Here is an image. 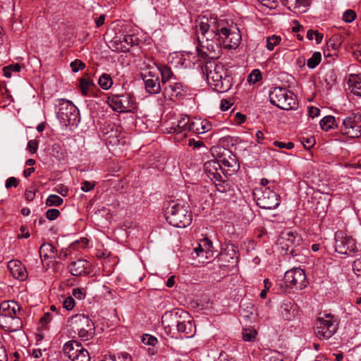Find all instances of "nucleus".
I'll return each instance as SVG.
<instances>
[{"mask_svg": "<svg viewBox=\"0 0 361 361\" xmlns=\"http://www.w3.org/2000/svg\"><path fill=\"white\" fill-rule=\"evenodd\" d=\"M56 249L50 243H43L39 250V254L42 261L55 257Z\"/></svg>", "mask_w": 361, "mask_h": 361, "instance_id": "nucleus-28", "label": "nucleus"}, {"mask_svg": "<svg viewBox=\"0 0 361 361\" xmlns=\"http://www.w3.org/2000/svg\"><path fill=\"white\" fill-rule=\"evenodd\" d=\"M296 237L293 232L283 233L280 238V244L286 250V254L293 255L295 252Z\"/></svg>", "mask_w": 361, "mask_h": 361, "instance_id": "nucleus-23", "label": "nucleus"}, {"mask_svg": "<svg viewBox=\"0 0 361 361\" xmlns=\"http://www.w3.org/2000/svg\"><path fill=\"white\" fill-rule=\"evenodd\" d=\"M190 119L188 116H184L178 121L175 126L171 128V132L181 133H184V135H186V132L189 130Z\"/></svg>", "mask_w": 361, "mask_h": 361, "instance_id": "nucleus-29", "label": "nucleus"}, {"mask_svg": "<svg viewBox=\"0 0 361 361\" xmlns=\"http://www.w3.org/2000/svg\"><path fill=\"white\" fill-rule=\"evenodd\" d=\"M72 293L74 297H75L76 298H78V299H81L84 296V294H83L82 290L80 288H74L73 290Z\"/></svg>", "mask_w": 361, "mask_h": 361, "instance_id": "nucleus-63", "label": "nucleus"}, {"mask_svg": "<svg viewBox=\"0 0 361 361\" xmlns=\"http://www.w3.org/2000/svg\"><path fill=\"white\" fill-rule=\"evenodd\" d=\"M256 195L257 205L264 209H274L280 204V196L269 188H265Z\"/></svg>", "mask_w": 361, "mask_h": 361, "instance_id": "nucleus-15", "label": "nucleus"}, {"mask_svg": "<svg viewBox=\"0 0 361 361\" xmlns=\"http://www.w3.org/2000/svg\"><path fill=\"white\" fill-rule=\"evenodd\" d=\"M348 84L351 92L355 95L361 97V75L351 74L348 79Z\"/></svg>", "mask_w": 361, "mask_h": 361, "instance_id": "nucleus-30", "label": "nucleus"}, {"mask_svg": "<svg viewBox=\"0 0 361 361\" xmlns=\"http://www.w3.org/2000/svg\"><path fill=\"white\" fill-rule=\"evenodd\" d=\"M270 102L283 110H295L298 106L295 95L283 87H274L269 93Z\"/></svg>", "mask_w": 361, "mask_h": 361, "instance_id": "nucleus-5", "label": "nucleus"}, {"mask_svg": "<svg viewBox=\"0 0 361 361\" xmlns=\"http://www.w3.org/2000/svg\"><path fill=\"white\" fill-rule=\"evenodd\" d=\"M145 87L147 92L154 94L161 92V87L158 76L153 75L150 73L143 77Z\"/></svg>", "mask_w": 361, "mask_h": 361, "instance_id": "nucleus-22", "label": "nucleus"}, {"mask_svg": "<svg viewBox=\"0 0 361 361\" xmlns=\"http://www.w3.org/2000/svg\"><path fill=\"white\" fill-rule=\"evenodd\" d=\"M238 257L236 247L232 244L227 245L219 255L220 267H227L231 264L236 263Z\"/></svg>", "mask_w": 361, "mask_h": 361, "instance_id": "nucleus-18", "label": "nucleus"}, {"mask_svg": "<svg viewBox=\"0 0 361 361\" xmlns=\"http://www.w3.org/2000/svg\"><path fill=\"white\" fill-rule=\"evenodd\" d=\"M8 269L13 278L24 281L27 278V270L23 263L18 259H12L8 262Z\"/></svg>", "mask_w": 361, "mask_h": 361, "instance_id": "nucleus-20", "label": "nucleus"}, {"mask_svg": "<svg viewBox=\"0 0 361 361\" xmlns=\"http://www.w3.org/2000/svg\"><path fill=\"white\" fill-rule=\"evenodd\" d=\"M72 361H90V356L88 351L81 346Z\"/></svg>", "mask_w": 361, "mask_h": 361, "instance_id": "nucleus-40", "label": "nucleus"}, {"mask_svg": "<svg viewBox=\"0 0 361 361\" xmlns=\"http://www.w3.org/2000/svg\"><path fill=\"white\" fill-rule=\"evenodd\" d=\"M38 148V142L35 140H31L27 142V149L32 154H35Z\"/></svg>", "mask_w": 361, "mask_h": 361, "instance_id": "nucleus-52", "label": "nucleus"}, {"mask_svg": "<svg viewBox=\"0 0 361 361\" xmlns=\"http://www.w3.org/2000/svg\"><path fill=\"white\" fill-rule=\"evenodd\" d=\"M19 181L15 177H10L6 180L5 187L8 189L11 187L16 188L18 185Z\"/></svg>", "mask_w": 361, "mask_h": 361, "instance_id": "nucleus-54", "label": "nucleus"}, {"mask_svg": "<svg viewBox=\"0 0 361 361\" xmlns=\"http://www.w3.org/2000/svg\"><path fill=\"white\" fill-rule=\"evenodd\" d=\"M353 56L361 62V45L357 46V47L354 49Z\"/></svg>", "mask_w": 361, "mask_h": 361, "instance_id": "nucleus-64", "label": "nucleus"}, {"mask_svg": "<svg viewBox=\"0 0 361 361\" xmlns=\"http://www.w3.org/2000/svg\"><path fill=\"white\" fill-rule=\"evenodd\" d=\"M56 191L63 197H66L68 195V189L63 185L57 186Z\"/></svg>", "mask_w": 361, "mask_h": 361, "instance_id": "nucleus-62", "label": "nucleus"}, {"mask_svg": "<svg viewBox=\"0 0 361 361\" xmlns=\"http://www.w3.org/2000/svg\"><path fill=\"white\" fill-rule=\"evenodd\" d=\"M134 44V36L132 35H125L122 37H116L111 42L112 49L120 52L128 51Z\"/></svg>", "mask_w": 361, "mask_h": 361, "instance_id": "nucleus-19", "label": "nucleus"}, {"mask_svg": "<svg viewBox=\"0 0 361 361\" xmlns=\"http://www.w3.org/2000/svg\"><path fill=\"white\" fill-rule=\"evenodd\" d=\"M70 326L77 332L82 341L92 338L94 334V325L92 321L84 314H76L70 320Z\"/></svg>", "mask_w": 361, "mask_h": 361, "instance_id": "nucleus-8", "label": "nucleus"}, {"mask_svg": "<svg viewBox=\"0 0 361 361\" xmlns=\"http://www.w3.org/2000/svg\"><path fill=\"white\" fill-rule=\"evenodd\" d=\"M356 18V13L354 11L348 9L343 14V20L346 23H351Z\"/></svg>", "mask_w": 361, "mask_h": 361, "instance_id": "nucleus-45", "label": "nucleus"}, {"mask_svg": "<svg viewBox=\"0 0 361 361\" xmlns=\"http://www.w3.org/2000/svg\"><path fill=\"white\" fill-rule=\"evenodd\" d=\"M166 221L177 228H185L192 220V212L188 203L172 200L168 202L164 209Z\"/></svg>", "mask_w": 361, "mask_h": 361, "instance_id": "nucleus-4", "label": "nucleus"}, {"mask_svg": "<svg viewBox=\"0 0 361 361\" xmlns=\"http://www.w3.org/2000/svg\"><path fill=\"white\" fill-rule=\"evenodd\" d=\"M308 113L310 117L315 118L319 115L320 110L317 107L311 106L309 108Z\"/></svg>", "mask_w": 361, "mask_h": 361, "instance_id": "nucleus-59", "label": "nucleus"}, {"mask_svg": "<svg viewBox=\"0 0 361 361\" xmlns=\"http://www.w3.org/2000/svg\"><path fill=\"white\" fill-rule=\"evenodd\" d=\"M286 286L290 288L302 290L308 283L305 271L300 268L291 269L284 275Z\"/></svg>", "mask_w": 361, "mask_h": 361, "instance_id": "nucleus-14", "label": "nucleus"}, {"mask_svg": "<svg viewBox=\"0 0 361 361\" xmlns=\"http://www.w3.org/2000/svg\"><path fill=\"white\" fill-rule=\"evenodd\" d=\"M281 41V38L280 36L273 35L271 36H269L267 37V45L266 47L268 50L272 51L274 50V47L279 44L280 42Z\"/></svg>", "mask_w": 361, "mask_h": 361, "instance_id": "nucleus-37", "label": "nucleus"}, {"mask_svg": "<svg viewBox=\"0 0 361 361\" xmlns=\"http://www.w3.org/2000/svg\"><path fill=\"white\" fill-rule=\"evenodd\" d=\"M63 306L67 310H73L75 306L74 299L71 296L67 297L63 302Z\"/></svg>", "mask_w": 361, "mask_h": 361, "instance_id": "nucleus-51", "label": "nucleus"}, {"mask_svg": "<svg viewBox=\"0 0 361 361\" xmlns=\"http://www.w3.org/2000/svg\"><path fill=\"white\" fill-rule=\"evenodd\" d=\"M94 85L93 82L89 78H82L80 81V87L82 95H87L89 89Z\"/></svg>", "mask_w": 361, "mask_h": 361, "instance_id": "nucleus-41", "label": "nucleus"}, {"mask_svg": "<svg viewBox=\"0 0 361 361\" xmlns=\"http://www.w3.org/2000/svg\"><path fill=\"white\" fill-rule=\"evenodd\" d=\"M102 361H132V358L128 353L111 354L105 355Z\"/></svg>", "mask_w": 361, "mask_h": 361, "instance_id": "nucleus-33", "label": "nucleus"}, {"mask_svg": "<svg viewBox=\"0 0 361 361\" xmlns=\"http://www.w3.org/2000/svg\"><path fill=\"white\" fill-rule=\"evenodd\" d=\"M183 334L186 338L192 337L195 333V325L187 312V317L181 319L176 329V334Z\"/></svg>", "mask_w": 361, "mask_h": 361, "instance_id": "nucleus-21", "label": "nucleus"}, {"mask_svg": "<svg viewBox=\"0 0 361 361\" xmlns=\"http://www.w3.org/2000/svg\"><path fill=\"white\" fill-rule=\"evenodd\" d=\"M186 91L187 87L176 79L164 85L163 94L165 99L176 101L182 98Z\"/></svg>", "mask_w": 361, "mask_h": 361, "instance_id": "nucleus-16", "label": "nucleus"}, {"mask_svg": "<svg viewBox=\"0 0 361 361\" xmlns=\"http://www.w3.org/2000/svg\"><path fill=\"white\" fill-rule=\"evenodd\" d=\"M108 104L114 111L119 113H134L137 109V104L135 97L131 92L112 95L109 97Z\"/></svg>", "mask_w": 361, "mask_h": 361, "instance_id": "nucleus-7", "label": "nucleus"}, {"mask_svg": "<svg viewBox=\"0 0 361 361\" xmlns=\"http://www.w3.org/2000/svg\"><path fill=\"white\" fill-rule=\"evenodd\" d=\"M215 23L221 45L227 49L236 48L241 39L238 28L235 26L228 28L224 20H219L216 18H215Z\"/></svg>", "mask_w": 361, "mask_h": 361, "instance_id": "nucleus-6", "label": "nucleus"}, {"mask_svg": "<svg viewBox=\"0 0 361 361\" xmlns=\"http://www.w3.org/2000/svg\"><path fill=\"white\" fill-rule=\"evenodd\" d=\"M21 70V66L19 63L11 64L4 67V75L6 78H11L12 73H19Z\"/></svg>", "mask_w": 361, "mask_h": 361, "instance_id": "nucleus-38", "label": "nucleus"}, {"mask_svg": "<svg viewBox=\"0 0 361 361\" xmlns=\"http://www.w3.org/2000/svg\"><path fill=\"white\" fill-rule=\"evenodd\" d=\"M336 331V319L332 314H325L317 319L314 334L319 339H329Z\"/></svg>", "mask_w": 361, "mask_h": 361, "instance_id": "nucleus-9", "label": "nucleus"}, {"mask_svg": "<svg viewBox=\"0 0 361 361\" xmlns=\"http://www.w3.org/2000/svg\"><path fill=\"white\" fill-rule=\"evenodd\" d=\"M219 168L221 169L219 162L216 160L209 161L204 164V170L207 173L208 177H210L211 174H214L215 171H217Z\"/></svg>", "mask_w": 361, "mask_h": 361, "instance_id": "nucleus-35", "label": "nucleus"}, {"mask_svg": "<svg viewBox=\"0 0 361 361\" xmlns=\"http://www.w3.org/2000/svg\"><path fill=\"white\" fill-rule=\"evenodd\" d=\"M0 361H8L6 350L0 344Z\"/></svg>", "mask_w": 361, "mask_h": 361, "instance_id": "nucleus-61", "label": "nucleus"}, {"mask_svg": "<svg viewBox=\"0 0 361 361\" xmlns=\"http://www.w3.org/2000/svg\"><path fill=\"white\" fill-rule=\"evenodd\" d=\"M320 126L322 130L325 131H329L330 129L336 128H339L336 123V120L335 117L332 116H327L324 117L320 121Z\"/></svg>", "mask_w": 361, "mask_h": 361, "instance_id": "nucleus-32", "label": "nucleus"}, {"mask_svg": "<svg viewBox=\"0 0 361 361\" xmlns=\"http://www.w3.org/2000/svg\"><path fill=\"white\" fill-rule=\"evenodd\" d=\"M98 83L102 89L106 90L112 86L113 80L109 75L104 73L99 77Z\"/></svg>", "mask_w": 361, "mask_h": 361, "instance_id": "nucleus-34", "label": "nucleus"}, {"mask_svg": "<svg viewBox=\"0 0 361 361\" xmlns=\"http://www.w3.org/2000/svg\"><path fill=\"white\" fill-rule=\"evenodd\" d=\"M215 186L217 191L224 193L230 190L229 183L224 180H219V183H215Z\"/></svg>", "mask_w": 361, "mask_h": 361, "instance_id": "nucleus-46", "label": "nucleus"}, {"mask_svg": "<svg viewBox=\"0 0 361 361\" xmlns=\"http://www.w3.org/2000/svg\"><path fill=\"white\" fill-rule=\"evenodd\" d=\"M70 66L73 72H78V71L83 70L85 68V64L79 59L72 61Z\"/></svg>", "mask_w": 361, "mask_h": 361, "instance_id": "nucleus-47", "label": "nucleus"}, {"mask_svg": "<svg viewBox=\"0 0 361 361\" xmlns=\"http://www.w3.org/2000/svg\"><path fill=\"white\" fill-rule=\"evenodd\" d=\"M37 191V189L34 185L30 186L27 189H26L25 192V199L27 201H32L34 200L35 197V192Z\"/></svg>", "mask_w": 361, "mask_h": 361, "instance_id": "nucleus-49", "label": "nucleus"}, {"mask_svg": "<svg viewBox=\"0 0 361 361\" xmlns=\"http://www.w3.org/2000/svg\"><path fill=\"white\" fill-rule=\"evenodd\" d=\"M298 312V309L290 302H283L280 307V313L283 318L287 321L293 320Z\"/></svg>", "mask_w": 361, "mask_h": 361, "instance_id": "nucleus-25", "label": "nucleus"}, {"mask_svg": "<svg viewBox=\"0 0 361 361\" xmlns=\"http://www.w3.org/2000/svg\"><path fill=\"white\" fill-rule=\"evenodd\" d=\"M82 345L75 341H70L66 342L63 348L64 354L71 360L75 357L76 354L79 351Z\"/></svg>", "mask_w": 361, "mask_h": 361, "instance_id": "nucleus-27", "label": "nucleus"}, {"mask_svg": "<svg viewBox=\"0 0 361 361\" xmlns=\"http://www.w3.org/2000/svg\"><path fill=\"white\" fill-rule=\"evenodd\" d=\"M353 270L357 276H361V257L354 261Z\"/></svg>", "mask_w": 361, "mask_h": 361, "instance_id": "nucleus-53", "label": "nucleus"}, {"mask_svg": "<svg viewBox=\"0 0 361 361\" xmlns=\"http://www.w3.org/2000/svg\"><path fill=\"white\" fill-rule=\"evenodd\" d=\"M185 317L187 312L182 309H173L166 312L161 317V324L166 334L171 337L175 336L179 322Z\"/></svg>", "mask_w": 361, "mask_h": 361, "instance_id": "nucleus-11", "label": "nucleus"}, {"mask_svg": "<svg viewBox=\"0 0 361 361\" xmlns=\"http://www.w3.org/2000/svg\"><path fill=\"white\" fill-rule=\"evenodd\" d=\"M63 202V199L56 195H50L46 200V205L48 207H58L61 205Z\"/></svg>", "mask_w": 361, "mask_h": 361, "instance_id": "nucleus-39", "label": "nucleus"}, {"mask_svg": "<svg viewBox=\"0 0 361 361\" xmlns=\"http://www.w3.org/2000/svg\"><path fill=\"white\" fill-rule=\"evenodd\" d=\"M315 143V140L313 137L304 139L302 144L306 149H310Z\"/></svg>", "mask_w": 361, "mask_h": 361, "instance_id": "nucleus-58", "label": "nucleus"}, {"mask_svg": "<svg viewBox=\"0 0 361 361\" xmlns=\"http://www.w3.org/2000/svg\"><path fill=\"white\" fill-rule=\"evenodd\" d=\"M159 70L161 73V82L164 85L169 83L171 80L177 79L169 66L161 65L159 67Z\"/></svg>", "mask_w": 361, "mask_h": 361, "instance_id": "nucleus-31", "label": "nucleus"}, {"mask_svg": "<svg viewBox=\"0 0 361 361\" xmlns=\"http://www.w3.org/2000/svg\"><path fill=\"white\" fill-rule=\"evenodd\" d=\"M23 312L14 300L4 301L0 305V326L6 331L15 332L23 328Z\"/></svg>", "mask_w": 361, "mask_h": 361, "instance_id": "nucleus-2", "label": "nucleus"}, {"mask_svg": "<svg viewBox=\"0 0 361 361\" xmlns=\"http://www.w3.org/2000/svg\"><path fill=\"white\" fill-rule=\"evenodd\" d=\"M57 117L65 126H74L80 121L78 108L69 100L59 99Z\"/></svg>", "mask_w": 361, "mask_h": 361, "instance_id": "nucleus-10", "label": "nucleus"}, {"mask_svg": "<svg viewBox=\"0 0 361 361\" xmlns=\"http://www.w3.org/2000/svg\"><path fill=\"white\" fill-rule=\"evenodd\" d=\"M361 114H350L342 119V124L339 126L341 133L349 137L357 138L361 136Z\"/></svg>", "mask_w": 361, "mask_h": 361, "instance_id": "nucleus-12", "label": "nucleus"}, {"mask_svg": "<svg viewBox=\"0 0 361 361\" xmlns=\"http://www.w3.org/2000/svg\"><path fill=\"white\" fill-rule=\"evenodd\" d=\"M94 183L85 180L81 184V190L84 192H89L94 189Z\"/></svg>", "mask_w": 361, "mask_h": 361, "instance_id": "nucleus-55", "label": "nucleus"}, {"mask_svg": "<svg viewBox=\"0 0 361 361\" xmlns=\"http://www.w3.org/2000/svg\"><path fill=\"white\" fill-rule=\"evenodd\" d=\"M262 79L261 72L257 70H253L249 75V81L252 83H256Z\"/></svg>", "mask_w": 361, "mask_h": 361, "instance_id": "nucleus-48", "label": "nucleus"}, {"mask_svg": "<svg viewBox=\"0 0 361 361\" xmlns=\"http://www.w3.org/2000/svg\"><path fill=\"white\" fill-rule=\"evenodd\" d=\"M215 18L203 17L196 25V34L198 44L197 52L203 59L215 60L219 59L222 53L221 42L218 36Z\"/></svg>", "mask_w": 361, "mask_h": 361, "instance_id": "nucleus-1", "label": "nucleus"}, {"mask_svg": "<svg viewBox=\"0 0 361 361\" xmlns=\"http://www.w3.org/2000/svg\"><path fill=\"white\" fill-rule=\"evenodd\" d=\"M322 59V54L319 51L314 52L312 56L307 60V66L309 68L313 69L318 66Z\"/></svg>", "mask_w": 361, "mask_h": 361, "instance_id": "nucleus-36", "label": "nucleus"}, {"mask_svg": "<svg viewBox=\"0 0 361 361\" xmlns=\"http://www.w3.org/2000/svg\"><path fill=\"white\" fill-rule=\"evenodd\" d=\"M335 250L343 255H350L357 251L356 242L353 237L338 231L335 233Z\"/></svg>", "mask_w": 361, "mask_h": 361, "instance_id": "nucleus-13", "label": "nucleus"}, {"mask_svg": "<svg viewBox=\"0 0 361 361\" xmlns=\"http://www.w3.org/2000/svg\"><path fill=\"white\" fill-rule=\"evenodd\" d=\"M212 243L208 238L202 239L192 252V258L198 259V263H205L212 255Z\"/></svg>", "mask_w": 361, "mask_h": 361, "instance_id": "nucleus-17", "label": "nucleus"}, {"mask_svg": "<svg viewBox=\"0 0 361 361\" xmlns=\"http://www.w3.org/2000/svg\"><path fill=\"white\" fill-rule=\"evenodd\" d=\"M89 266L90 264L88 261L82 259H78L76 261L72 262L70 264L68 269L72 275L81 276L87 273Z\"/></svg>", "mask_w": 361, "mask_h": 361, "instance_id": "nucleus-24", "label": "nucleus"}, {"mask_svg": "<svg viewBox=\"0 0 361 361\" xmlns=\"http://www.w3.org/2000/svg\"><path fill=\"white\" fill-rule=\"evenodd\" d=\"M203 73H206L208 84L218 92H226L232 86V78L227 73V70L222 64L215 63L214 61L207 62L202 67Z\"/></svg>", "mask_w": 361, "mask_h": 361, "instance_id": "nucleus-3", "label": "nucleus"}, {"mask_svg": "<svg viewBox=\"0 0 361 361\" xmlns=\"http://www.w3.org/2000/svg\"><path fill=\"white\" fill-rule=\"evenodd\" d=\"M171 63H174L176 67L180 66V68H187L190 65V62L186 61L183 55H176V56L173 59Z\"/></svg>", "mask_w": 361, "mask_h": 361, "instance_id": "nucleus-43", "label": "nucleus"}, {"mask_svg": "<svg viewBox=\"0 0 361 361\" xmlns=\"http://www.w3.org/2000/svg\"><path fill=\"white\" fill-rule=\"evenodd\" d=\"M232 105V103L227 100V99H222L221 101V105H220V108L221 109V111H227L230 109V107Z\"/></svg>", "mask_w": 361, "mask_h": 361, "instance_id": "nucleus-57", "label": "nucleus"}, {"mask_svg": "<svg viewBox=\"0 0 361 361\" xmlns=\"http://www.w3.org/2000/svg\"><path fill=\"white\" fill-rule=\"evenodd\" d=\"M246 119V116L244 114H242L239 112L236 113L235 115V121L238 124H241L245 122Z\"/></svg>", "mask_w": 361, "mask_h": 361, "instance_id": "nucleus-60", "label": "nucleus"}, {"mask_svg": "<svg viewBox=\"0 0 361 361\" xmlns=\"http://www.w3.org/2000/svg\"><path fill=\"white\" fill-rule=\"evenodd\" d=\"M142 341L144 344L151 346H154L158 343L156 337L149 334L143 335Z\"/></svg>", "mask_w": 361, "mask_h": 361, "instance_id": "nucleus-44", "label": "nucleus"}, {"mask_svg": "<svg viewBox=\"0 0 361 361\" xmlns=\"http://www.w3.org/2000/svg\"><path fill=\"white\" fill-rule=\"evenodd\" d=\"M257 331L253 329H245L243 331V338L245 341L252 342L257 336Z\"/></svg>", "mask_w": 361, "mask_h": 361, "instance_id": "nucleus-42", "label": "nucleus"}, {"mask_svg": "<svg viewBox=\"0 0 361 361\" xmlns=\"http://www.w3.org/2000/svg\"><path fill=\"white\" fill-rule=\"evenodd\" d=\"M274 146L278 147L279 148L283 149L286 148L288 149H290L293 148L294 144L291 142H288V143L279 142V141H275L274 142Z\"/></svg>", "mask_w": 361, "mask_h": 361, "instance_id": "nucleus-56", "label": "nucleus"}, {"mask_svg": "<svg viewBox=\"0 0 361 361\" xmlns=\"http://www.w3.org/2000/svg\"><path fill=\"white\" fill-rule=\"evenodd\" d=\"M60 212L57 209H50L47 211L46 216L50 221H54L59 217Z\"/></svg>", "mask_w": 361, "mask_h": 361, "instance_id": "nucleus-50", "label": "nucleus"}, {"mask_svg": "<svg viewBox=\"0 0 361 361\" xmlns=\"http://www.w3.org/2000/svg\"><path fill=\"white\" fill-rule=\"evenodd\" d=\"M212 129V124L207 120L197 119L191 121L189 126V130L197 134H202L209 131Z\"/></svg>", "mask_w": 361, "mask_h": 361, "instance_id": "nucleus-26", "label": "nucleus"}]
</instances>
